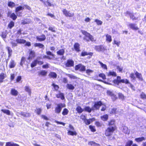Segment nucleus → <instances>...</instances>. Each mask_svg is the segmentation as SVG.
<instances>
[{
	"label": "nucleus",
	"mask_w": 146,
	"mask_h": 146,
	"mask_svg": "<svg viewBox=\"0 0 146 146\" xmlns=\"http://www.w3.org/2000/svg\"><path fill=\"white\" fill-rule=\"evenodd\" d=\"M7 36V34L6 32H1V36L3 38H6Z\"/></svg>",
	"instance_id": "61"
},
{
	"label": "nucleus",
	"mask_w": 146,
	"mask_h": 146,
	"mask_svg": "<svg viewBox=\"0 0 146 146\" xmlns=\"http://www.w3.org/2000/svg\"><path fill=\"white\" fill-rule=\"evenodd\" d=\"M16 65V63L15 61L13 60H11L10 62L9 67V68H12L15 67Z\"/></svg>",
	"instance_id": "27"
},
{
	"label": "nucleus",
	"mask_w": 146,
	"mask_h": 146,
	"mask_svg": "<svg viewBox=\"0 0 146 146\" xmlns=\"http://www.w3.org/2000/svg\"><path fill=\"white\" fill-rule=\"evenodd\" d=\"M66 105L64 103H59L57 104V106L55 107L54 111L55 113H59L62 110V108L65 107Z\"/></svg>",
	"instance_id": "5"
},
{
	"label": "nucleus",
	"mask_w": 146,
	"mask_h": 146,
	"mask_svg": "<svg viewBox=\"0 0 146 146\" xmlns=\"http://www.w3.org/2000/svg\"><path fill=\"white\" fill-rule=\"evenodd\" d=\"M89 127L91 132H94L96 131V129L95 126L90 125L89 126Z\"/></svg>",
	"instance_id": "49"
},
{
	"label": "nucleus",
	"mask_w": 146,
	"mask_h": 146,
	"mask_svg": "<svg viewBox=\"0 0 146 146\" xmlns=\"http://www.w3.org/2000/svg\"><path fill=\"white\" fill-rule=\"evenodd\" d=\"M7 15L13 20H15L17 18V15H16L14 13H11V12H10L8 13Z\"/></svg>",
	"instance_id": "18"
},
{
	"label": "nucleus",
	"mask_w": 146,
	"mask_h": 146,
	"mask_svg": "<svg viewBox=\"0 0 146 146\" xmlns=\"http://www.w3.org/2000/svg\"><path fill=\"white\" fill-rule=\"evenodd\" d=\"M96 127H100L103 125V124L99 121H96L94 123Z\"/></svg>",
	"instance_id": "45"
},
{
	"label": "nucleus",
	"mask_w": 146,
	"mask_h": 146,
	"mask_svg": "<svg viewBox=\"0 0 146 146\" xmlns=\"http://www.w3.org/2000/svg\"><path fill=\"white\" fill-rule=\"evenodd\" d=\"M73 48L74 50L77 52H79L81 51L80 49V45L78 42L74 43L73 46Z\"/></svg>",
	"instance_id": "15"
},
{
	"label": "nucleus",
	"mask_w": 146,
	"mask_h": 146,
	"mask_svg": "<svg viewBox=\"0 0 146 146\" xmlns=\"http://www.w3.org/2000/svg\"><path fill=\"white\" fill-rule=\"evenodd\" d=\"M43 3L44 5H45L46 6L50 7L53 5L49 1V0H47L46 1H44Z\"/></svg>",
	"instance_id": "46"
},
{
	"label": "nucleus",
	"mask_w": 146,
	"mask_h": 146,
	"mask_svg": "<svg viewBox=\"0 0 146 146\" xmlns=\"http://www.w3.org/2000/svg\"><path fill=\"white\" fill-rule=\"evenodd\" d=\"M46 56L44 55L43 56L44 58H46L49 60H51L55 58V55L52 53L50 51H47L46 52Z\"/></svg>",
	"instance_id": "7"
},
{
	"label": "nucleus",
	"mask_w": 146,
	"mask_h": 146,
	"mask_svg": "<svg viewBox=\"0 0 146 146\" xmlns=\"http://www.w3.org/2000/svg\"><path fill=\"white\" fill-rule=\"evenodd\" d=\"M52 86L54 87L55 90L56 91H57L59 88V87L58 85H56L54 83H52Z\"/></svg>",
	"instance_id": "64"
},
{
	"label": "nucleus",
	"mask_w": 146,
	"mask_h": 146,
	"mask_svg": "<svg viewBox=\"0 0 146 146\" xmlns=\"http://www.w3.org/2000/svg\"><path fill=\"white\" fill-rule=\"evenodd\" d=\"M118 96L119 98L122 100H123L125 99V97L124 95L121 93H118Z\"/></svg>",
	"instance_id": "56"
},
{
	"label": "nucleus",
	"mask_w": 146,
	"mask_h": 146,
	"mask_svg": "<svg viewBox=\"0 0 146 146\" xmlns=\"http://www.w3.org/2000/svg\"><path fill=\"white\" fill-rule=\"evenodd\" d=\"M65 65L66 67H73L74 65V62L72 59H68L67 60Z\"/></svg>",
	"instance_id": "12"
},
{
	"label": "nucleus",
	"mask_w": 146,
	"mask_h": 146,
	"mask_svg": "<svg viewBox=\"0 0 146 146\" xmlns=\"http://www.w3.org/2000/svg\"><path fill=\"white\" fill-rule=\"evenodd\" d=\"M57 54L59 56H63L65 53V50L64 49H61L59 50L56 52Z\"/></svg>",
	"instance_id": "32"
},
{
	"label": "nucleus",
	"mask_w": 146,
	"mask_h": 146,
	"mask_svg": "<svg viewBox=\"0 0 146 146\" xmlns=\"http://www.w3.org/2000/svg\"><path fill=\"white\" fill-rule=\"evenodd\" d=\"M85 123L87 125H88L91 123L90 119H86L84 121Z\"/></svg>",
	"instance_id": "60"
},
{
	"label": "nucleus",
	"mask_w": 146,
	"mask_h": 146,
	"mask_svg": "<svg viewBox=\"0 0 146 146\" xmlns=\"http://www.w3.org/2000/svg\"><path fill=\"white\" fill-rule=\"evenodd\" d=\"M129 77L131 78V80H135L136 77L135 76V74L133 72L131 73L129 75Z\"/></svg>",
	"instance_id": "57"
},
{
	"label": "nucleus",
	"mask_w": 146,
	"mask_h": 146,
	"mask_svg": "<svg viewBox=\"0 0 146 146\" xmlns=\"http://www.w3.org/2000/svg\"><path fill=\"white\" fill-rule=\"evenodd\" d=\"M35 111L37 114L39 115L41 113L42 111V109L40 108H37L35 110Z\"/></svg>",
	"instance_id": "55"
},
{
	"label": "nucleus",
	"mask_w": 146,
	"mask_h": 146,
	"mask_svg": "<svg viewBox=\"0 0 146 146\" xmlns=\"http://www.w3.org/2000/svg\"><path fill=\"white\" fill-rule=\"evenodd\" d=\"M115 122V119H111L108 121V125L109 127L116 126Z\"/></svg>",
	"instance_id": "20"
},
{
	"label": "nucleus",
	"mask_w": 146,
	"mask_h": 146,
	"mask_svg": "<svg viewBox=\"0 0 146 146\" xmlns=\"http://www.w3.org/2000/svg\"><path fill=\"white\" fill-rule=\"evenodd\" d=\"M14 22L13 21H11L8 24L7 28L11 29L14 26Z\"/></svg>",
	"instance_id": "42"
},
{
	"label": "nucleus",
	"mask_w": 146,
	"mask_h": 146,
	"mask_svg": "<svg viewBox=\"0 0 146 146\" xmlns=\"http://www.w3.org/2000/svg\"><path fill=\"white\" fill-rule=\"evenodd\" d=\"M129 26L130 28L133 30H137L139 29V28L134 23H131L129 25Z\"/></svg>",
	"instance_id": "22"
},
{
	"label": "nucleus",
	"mask_w": 146,
	"mask_h": 146,
	"mask_svg": "<svg viewBox=\"0 0 146 146\" xmlns=\"http://www.w3.org/2000/svg\"><path fill=\"white\" fill-rule=\"evenodd\" d=\"M107 94L109 96L114 97L115 98V99H117V98L116 97V95H115L112 92L110 91H108L107 92Z\"/></svg>",
	"instance_id": "54"
},
{
	"label": "nucleus",
	"mask_w": 146,
	"mask_h": 146,
	"mask_svg": "<svg viewBox=\"0 0 146 146\" xmlns=\"http://www.w3.org/2000/svg\"><path fill=\"white\" fill-rule=\"evenodd\" d=\"M20 114L22 116L25 117H29L31 116V114L29 113L21 112Z\"/></svg>",
	"instance_id": "30"
},
{
	"label": "nucleus",
	"mask_w": 146,
	"mask_h": 146,
	"mask_svg": "<svg viewBox=\"0 0 146 146\" xmlns=\"http://www.w3.org/2000/svg\"><path fill=\"white\" fill-rule=\"evenodd\" d=\"M25 91L28 92L29 94H31V90L29 87L28 86H25Z\"/></svg>",
	"instance_id": "62"
},
{
	"label": "nucleus",
	"mask_w": 146,
	"mask_h": 146,
	"mask_svg": "<svg viewBox=\"0 0 146 146\" xmlns=\"http://www.w3.org/2000/svg\"><path fill=\"white\" fill-rule=\"evenodd\" d=\"M109 116L107 114H104L100 116V118L104 121H107L108 119Z\"/></svg>",
	"instance_id": "29"
},
{
	"label": "nucleus",
	"mask_w": 146,
	"mask_h": 146,
	"mask_svg": "<svg viewBox=\"0 0 146 146\" xmlns=\"http://www.w3.org/2000/svg\"><path fill=\"white\" fill-rule=\"evenodd\" d=\"M98 63L100 64L102 68L105 70H107L108 68L106 64H104L100 61H99Z\"/></svg>",
	"instance_id": "50"
},
{
	"label": "nucleus",
	"mask_w": 146,
	"mask_h": 146,
	"mask_svg": "<svg viewBox=\"0 0 146 146\" xmlns=\"http://www.w3.org/2000/svg\"><path fill=\"white\" fill-rule=\"evenodd\" d=\"M145 138L144 137H141L135 138V140L138 143L141 142L142 141H145Z\"/></svg>",
	"instance_id": "31"
},
{
	"label": "nucleus",
	"mask_w": 146,
	"mask_h": 146,
	"mask_svg": "<svg viewBox=\"0 0 146 146\" xmlns=\"http://www.w3.org/2000/svg\"><path fill=\"white\" fill-rule=\"evenodd\" d=\"M76 110L79 113H81L84 111V109H82L81 106H78L76 108Z\"/></svg>",
	"instance_id": "38"
},
{
	"label": "nucleus",
	"mask_w": 146,
	"mask_h": 146,
	"mask_svg": "<svg viewBox=\"0 0 146 146\" xmlns=\"http://www.w3.org/2000/svg\"><path fill=\"white\" fill-rule=\"evenodd\" d=\"M67 88L69 90H73L74 89V87L72 84H68L66 86Z\"/></svg>",
	"instance_id": "44"
},
{
	"label": "nucleus",
	"mask_w": 146,
	"mask_h": 146,
	"mask_svg": "<svg viewBox=\"0 0 146 146\" xmlns=\"http://www.w3.org/2000/svg\"><path fill=\"white\" fill-rule=\"evenodd\" d=\"M117 128L116 126L108 127L105 129V135L106 137L111 136L115 131L117 130Z\"/></svg>",
	"instance_id": "2"
},
{
	"label": "nucleus",
	"mask_w": 146,
	"mask_h": 146,
	"mask_svg": "<svg viewBox=\"0 0 146 146\" xmlns=\"http://www.w3.org/2000/svg\"><path fill=\"white\" fill-rule=\"evenodd\" d=\"M37 40L39 41H42L45 40L46 39L45 35L44 34H42L40 36H38L36 37Z\"/></svg>",
	"instance_id": "17"
},
{
	"label": "nucleus",
	"mask_w": 146,
	"mask_h": 146,
	"mask_svg": "<svg viewBox=\"0 0 146 146\" xmlns=\"http://www.w3.org/2000/svg\"><path fill=\"white\" fill-rule=\"evenodd\" d=\"M10 93L11 95L15 96H17L18 94V92L14 88L11 89Z\"/></svg>",
	"instance_id": "21"
},
{
	"label": "nucleus",
	"mask_w": 146,
	"mask_h": 146,
	"mask_svg": "<svg viewBox=\"0 0 146 146\" xmlns=\"http://www.w3.org/2000/svg\"><path fill=\"white\" fill-rule=\"evenodd\" d=\"M93 53L92 52H88L86 51H83L81 52L80 55V56H84L87 55H89V57L90 58L93 55Z\"/></svg>",
	"instance_id": "13"
},
{
	"label": "nucleus",
	"mask_w": 146,
	"mask_h": 146,
	"mask_svg": "<svg viewBox=\"0 0 146 146\" xmlns=\"http://www.w3.org/2000/svg\"><path fill=\"white\" fill-rule=\"evenodd\" d=\"M15 41L17 44H24L26 42V40L22 38H17L16 39Z\"/></svg>",
	"instance_id": "24"
},
{
	"label": "nucleus",
	"mask_w": 146,
	"mask_h": 146,
	"mask_svg": "<svg viewBox=\"0 0 146 146\" xmlns=\"http://www.w3.org/2000/svg\"><path fill=\"white\" fill-rule=\"evenodd\" d=\"M84 109V110L88 113H90L92 111H94L92 107V108H90L88 106H86Z\"/></svg>",
	"instance_id": "35"
},
{
	"label": "nucleus",
	"mask_w": 146,
	"mask_h": 146,
	"mask_svg": "<svg viewBox=\"0 0 146 146\" xmlns=\"http://www.w3.org/2000/svg\"><path fill=\"white\" fill-rule=\"evenodd\" d=\"M122 132L126 134H129L130 133V130L128 127L126 126L123 127L122 129Z\"/></svg>",
	"instance_id": "23"
},
{
	"label": "nucleus",
	"mask_w": 146,
	"mask_h": 146,
	"mask_svg": "<svg viewBox=\"0 0 146 146\" xmlns=\"http://www.w3.org/2000/svg\"><path fill=\"white\" fill-rule=\"evenodd\" d=\"M56 97L57 98H60L62 100H64L65 99L64 94L61 92L57 94L56 95Z\"/></svg>",
	"instance_id": "26"
},
{
	"label": "nucleus",
	"mask_w": 146,
	"mask_h": 146,
	"mask_svg": "<svg viewBox=\"0 0 146 146\" xmlns=\"http://www.w3.org/2000/svg\"><path fill=\"white\" fill-rule=\"evenodd\" d=\"M69 113V110L66 108H64L63 109L62 112V114L63 115H66L68 114Z\"/></svg>",
	"instance_id": "48"
},
{
	"label": "nucleus",
	"mask_w": 146,
	"mask_h": 146,
	"mask_svg": "<svg viewBox=\"0 0 146 146\" xmlns=\"http://www.w3.org/2000/svg\"><path fill=\"white\" fill-rule=\"evenodd\" d=\"M68 135L74 136L76 135L77 133L75 131H71L70 130H68L67 132Z\"/></svg>",
	"instance_id": "39"
},
{
	"label": "nucleus",
	"mask_w": 146,
	"mask_h": 146,
	"mask_svg": "<svg viewBox=\"0 0 146 146\" xmlns=\"http://www.w3.org/2000/svg\"><path fill=\"white\" fill-rule=\"evenodd\" d=\"M103 105L102 102L101 101H99L95 102L92 107L94 110H99L100 107Z\"/></svg>",
	"instance_id": "9"
},
{
	"label": "nucleus",
	"mask_w": 146,
	"mask_h": 146,
	"mask_svg": "<svg viewBox=\"0 0 146 146\" xmlns=\"http://www.w3.org/2000/svg\"><path fill=\"white\" fill-rule=\"evenodd\" d=\"M117 108H113L111 109L110 113L111 114H115L116 113Z\"/></svg>",
	"instance_id": "63"
},
{
	"label": "nucleus",
	"mask_w": 146,
	"mask_h": 146,
	"mask_svg": "<svg viewBox=\"0 0 146 146\" xmlns=\"http://www.w3.org/2000/svg\"><path fill=\"white\" fill-rule=\"evenodd\" d=\"M34 46L35 47H38L39 48L43 49L44 48V45L40 43H36L34 44Z\"/></svg>",
	"instance_id": "34"
},
{
	"label": "nucleus",
	"mask_w": 146,
	"mask_h": 146,
	"mask_svg": "<svg viewBox=\"0 0 146 146\" xmlns=\"http://www.w3.org/2000/svg\"><path fill=\"white\" fill-rule=\"evenodd\" d=\"M37 64V59L34 60L31 64V66L33 68L36 66Z\"/></svg>",
	"instance_id": "47"
},
{
	"label": "nucleus",
	"mask_w": 146,
	"mask_h": 146,
	"mask_svg": "<svg viewBox=\"0 0 146 146\" xmlns=\"http://www.w3.org/2000/svg\"><path fill=\"white\" fill-rule=\"evenodd\" d=\"M64 15L66 17H72L74 15L73 12H71L70 11H68L66 9H63L62 11Z\"/></svg>",
	"instance_id": "10"
},
{
	"label": "nucleus",
	"mask_w": 146,
	"mask_h": 146,
	"mask_svg": "<svg viewBox=\"0 0 146 146\" xmlns=\"http://www.w3.org/2000/svg\"><path fill=\"white\" fill-rule=\"evenodd\" d=\"M135 74L136 78L139 81H143V79L141 73H139L137 71H136L135 72Z\"/></svg>",
	"instance_id": "16"
},
{
	"label": "nucleus",
	"mask_w": 146,
	"mask_h": 146,
	"mask_svg": "<svg viewBox=\"0 0 146 146\" xmlns=\"http://www.w3.org/2000/svg\"><path fill=\"white\" fill-rule=\"evenodd\" d=\"M105 36L106 37V41L107 42L110 43L112 41V38L111 35L108 34H107Z\"/></svg>",
	"instance_id": "33"
},
{
	"label": "nucleus",
	"mask_w": 146,
	"mask_h": 146,
	"mask_svg": "<svg viewBox=\"0 0 146 146\" xmlns=\"http://www.w3.org/2000/svg\"><path fill=\"white\" fill-rule=\"evenodd\" d=\"M81 32L85 36L83 38L86 41H91L92 42H95L96 41V40L94 39V37L86 31L82 30Z\"/></svg>",
	"instance_id": "1"
},
{
	"label": "nucleus",
	"mask_w": 146,
	"mask_h": 146,
	"mask_svg": "<svg viewBox=\"0 0 146 146\" xmlns=\"http://www.w3.org/2000/svg\"><path fill=\"white\" fill-rule=\"evenodd\" d=\"M121 77L119 76H117L116 79H114L112 81L113 83L115 84L119 85L121 83L127 84L130 83L129 81L127 79H121Z\"/></svg>",
	"instance_id": "3"
},
{
	"label": "nucleus",
	"mask_w": 146,
	"mask_h": 146,
	"mask_svg": "<svg viewBox=\"0 0 146 146\" xmlns=\"http://www.w3.org/2000/svg\"><path fill=\"white\" fill-rule=\"evenodd\" d=\"M1 111L4 113H5L8 115H10V111L8 110L2 109L1 110Z\"/></svg>",
	"instance_id": "52"
},
{
	"label": "nucleus",
	"mask_w": 146,
	"mask_h": 146,
	"mask_svg": "<svg viewBox=\"0 0 146 146\" xmlns=\"http://www.w3.org/2000/svg\"><path fill=\"white\" fill-rule=\"evenodd\" d=\"M15 143L12 142H8L6 143L5 146H14Z\"/></svg>",
	"instance_id": "59"
},
{
	"label": "nucleus",
	"mask_w": 146,
	"mask_h": 146,
	"mask_svg": "<svg viewBox=\"0 0 146 146\" xmlns=\"http://www.w3.org/2000/svg\"><path fill=\"white\" fill-rule=\"evenodd\" d=\"M133 141L131 140H129L126 142L125 146H138L136 144H133Z\"/></svg>",
	"instance_id": "19"
},
{
	"label": "nucleus",
	"mask_w": 146,
	"mask_h": 146,
	"mask_svg": "<svg viewBox=\"0 0 146 146\" xmlns=\"http://www.w3.org/2000/svg\"><path fill=\"white\" fill-rule=\"evenodd\" d=\"M47 73V71L42 70L38 72V75L39 76H45L46 75Z\"/></svg>",
	"instance_id": "28"
},
{
	"label": "nucleus",
	"mask_w": 146,
	"mask_h": 146,
	"mask_svg": "<svg viewBox=\"0 0 146 146\" xmlns=\"http://www.w3.org/2000/svg\"><path fill=\"white\" fill-rule=\"evenodd\" d=\"M124 14L126 16H129L130 19L133 21L139 20H140L138 17H136L135 16V13L133 12H131L129 11H127L125 12Z\"/></svg>",
	"instance_id": "4"
},
{
	"label": "nucleus",
	"mask_w": 146,
	"mask_h": 146,
	"mask_svg": "<svg viewBox=\"0 0 146 146\" xmlns=\"http://www.w3.org/2000/svg\"><path fill=\"white\" fill-rule=\"evenodd\" d=\"M89 145L93 146H100V145L97 143L93 141H90L88 142Z\"/></svg>",
	"instance_id": "37"
},
{
	"label": "nucleus",
	"mask_w": 146,
	"mask_h": 146,
	"mask_svg": "<svg viewBox=\"0 0 146 146\" xmlns=\"http://www.w3.org/2000/svg\"><path fill=\"white\" fill-rule=\"evenodd\" d=\"M50 78H55L57 77V75L56 73L54 72H50L49 74Z\"/></svg>",
	"instance_id": "43"
},
{
	"label": "nucleus",
	"mask_w": 146,
	"mask_h": 146,
	"mask_svg": "<svg viewBox=\"0 0 146 146\" xmlns=\"http://www.w3.org/2000/svg\"><path fill=\"white\" fill-rule=\"evenodd\" d=\"M6 77V74L3 72L0 74V83L3 82L4 79Z\"/></svg>",
	"instance_id": "25"
},
{
	"label": "nucleus",
	"mask_w": 146,
	"mask_h": 146,
	"mask_svg": "<svg viewBox=\"0 0 146 146\" xmlns=\"http://www.w3.org/2000/svg\"><path fill=\"white\" fill-rule=\"evenodd\" d=\"M75 70H79L80 72H83L86 70V66L82 64H80L76 65L75 67Z\"/></svg>",
	"instance_id": "8"
},
{
	"label": "nucleus",
	"mask_w": 146,
	"mask_h": 146,
	"mask_svg": "<svg viewBox=\"0 0 146 146\" xmlns=\"http://www.w3.org/2000/svg\"><path fill=\"white\" fill-rule=\"evenodd\" d=\"M24 9V7L22 5L18 6L15 8V12L17 13L18 16H21L22 13L21 12H18L20 11L23 10Z\"/></svg>",
	"instance_id": "11"
},
{
	"label": "nucleus",
	"mask_w": 146,
	"mask_h": 146,
	"mask_svg": "<svg viewBox=\"0 0 146 146\" xmlns=\"http://www.w3.org/2000/svg\"><path fill=\"white\" fill-rule=\"evenodd\" d=\"M94 21L96 22L98 25H101L102 24V22L97 19H95L94 20Z\"/></svg>",
	"instance_id": "58"
},
{
	"label": "nucleus",
	"mask_w": 146,
	"mask_h": 146,
	"mask_svg": "<svg viewBox=\"0 0 146 146\" xmlns=\"http://www.w3.org/2000/svg\"><path fill=\"white\" fill-rule=\"evenodd\" d=\"M108 76H112L113 77H116L117 76V74L115 72L112 71H110L107 74Z\"/></svg>",
	"instance_id": "36"
},
{
	"label": "nucleus",
	"mask_w": 146,
	"mask_h": 146,
	"mask_svg": "<svg viewBox=\"0 0 146 146\" xmlns=\"http://www.w3.org/2000/svg\"><path fill=\"white\" fill-rule=\"evenodd\" d=\"M29 56L28 58V59L30 60L34 58L36 56L35 52L33 50H30L29 52Z\"/></svg>",
	"instance_id": "14"
},
{
	"label": "nucleus",
	"mask_w": 146,
	"mask_h": 146,
	"mask_svg": "<svg viewBox=\"0 0 146 146\" xmlns=\"http://www.w3.org/2000/svg\"><path fill=\"white\" fill-rule=\"evenodd\" d=\"M7 5L10 8H13L15 6V3L12 1H8L7 3Z\"/></svg>",
	"instance_id": "41"
},
{
	"label": "nucleus",
	"mask_w": 146,
	"mask_h": 146,
	"mask_svg": "<svg viewBox=\"0 0 146 146\" xmlns=\"http://www.w3.org/2000/svg\"><path fill=\"white\" fill-rule=\"evenodd\" d=\"M26 60L24 56H23L21 57V62H20V65L21 66H23V64L25 63V62Z\"/></svg>",
	"instance_id": "51"
},
{
	"label": "nucleus",
	"mask_w": 146,
	"mask_h": 146,
	"mask_svg": "<svg viewBox=\"0 0 146 146\" xmlns=\"http://www.w3.org/2000/svg\"><path fill=\"white\" fill-rule=\"evenodd\" d=\"M94 49L96 51L98 52H103L107 50L106 47L102 44L95 46Z\"/></svg>",
	"instance_id": "6"
},
{
	"label": "nucleus",
	"mask_w": 146,
	"mask_h": 146,
	"mask_svg": "<svg viewBox=\"0 0 146 146\" xmlns=\"http://www.w3.org/2000/svg\"><path fill=\"white\" fill-rule=\"evenodd\" d=\"M6 49L8 51V57H11L12 55V54L13 52V50L9 46H7L6 47Z\"/></svg>",
	"instance_id": "40"
},
{
	"label": "nucleus",
	"mask_w": 146,
	"mask_h": 146,
	"mask_svg": "<svg viewBox=\"0 0 146 146\" xmlns=\"http://www.w3.org/2000/svg\"><path fill=\"white\" fill-rule=\"evenodd\" d=\"M140 98L143 100H146V94L143 92H142L140 94Z\"/></svg>",
	"instance_id": "53"
}]
</instances>
